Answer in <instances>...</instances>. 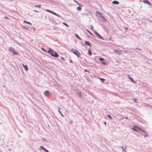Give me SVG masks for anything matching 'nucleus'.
<instances>
[{
    "mask_svg": "<svg viewBox=\"0 0 152 152\" xmlns=\"http://www.w3.org/2000/svg\"><path fill=\"white\" fill-rule=\"evenodd\" d=\"M48 52L52 56L57 58L59 56L58 54L56 51H53L51 48H48Z\"/></svg>",
    "mask_w": 152,
    "mask_h": 152,
    "instance_id": "f257e3e1",
    "label": "nucleus"
},
{
    "mask_svg": "<svg viewBox=\"0 0 152 152\" xmlns=\"http://www.w3.org/2000/svg\"><path fill=\"white\" fill-rule=\"evenodd\" d=\"M71 51L77 57H79L80 56V53L76 49L72 48L71 49Z\"/></svg>",
    "mask_w": 152,
    "mask_h": 152,
    "instance_id": "f03ea898",
    "label": "nucleus"
},
{
    "mask_svg": "<svg viewBox=\"0 0 152 152\" xmlns=\"http://www.w3.org/2000/svg\"><path fill=\"white\" fill-rule=\"evenodd\" d=\"M132 129L136 132H139V131H141L143 132H144V131L142 129L136 126H133L132 127Z\"/></svg>",
    "mask_w": 152,
    "mask_h": 152,
    "instance_id": "7ed1b4c3",
    "label": "nucleus"
},
{
    "mask_svg": "<svg viewBox=\"0 0 152 152\" xmlns=\"http://www.w3.org/2000/svg\"><path fill=\"white\" fill-rule=\"evenodd\" d=\"M9 50L14 55H18V53L16 51L15 49L12 47L10 48Z\"/></svg>",
    "mask_w": 152,
    "mask_h": 152,
    "instance_id": "20e7f679",
    "label": "nucleus"
},
{
    "mask_svg": "<svg viewBox=\"0 0 152 152\" xmlns=\"http://www.w3.org/2000/svg\"><path fill=\"white\" fill-rule=\"evenodd\" d=\"M39 150L40 151H42V150H43L44 151L42 152H50L47 149L42 146H40Z\"/></svg>",
    "mask_w": 152,
    "mask_h": 152,
    "instance_id": "39448f33",
    "label": "nucleus"
},
{
    "mask_svg": "<svg viewBox=\"0 0 152 152\" xmlns=\"http://www.w3.org/2000/svg\"><path fill=\"white\" fill-rule=\"evenodd\" d=\"M43 94L47 96L51 95V94L48 90H45L43 93Z\"/></svg>",
    "mask_w": 152,
    "mask_h": 152,
    "instance_id": "423d86ee",
    "label": "nucleus"
},
{
    "mask_svg": "<svg viewBox=\"0 0 152 152\" xmlns=\"http://www.w3.org/2000/svg\"><path fill=\"white\" fill-rule=\"evenodd\" d=\"M94 34L96 36V37H98L99 39H103L102 37L100 36V35L98 34L96 31L95 30L93 31Z\"/></svg>",
    "mask_w": 152,
    "mask_h": 152,
    "instance_id": "0eeeda50",
    "label": "nucleus"
},
{
    "mask_svg": "<svg viewBox=\"0 0 152 152\" xmlns=\"http://www.w3.org/2000/svg\"><path fill=\"white\" fill-rule=\"evenodd\" d=\"M46 11L47 12H50L56 16H58V17H60V16L59 15H58L56 14V13H55V12L52 11H51V10H46Z\"/></svg>",
    "mask_w": 152,
    "mask_h": 152,
    "instance_id": "6e6552de",
    "label": "nucleus"
},
{
    "mask_svg": "<svg viewBox=\"0 0 152 152\" xmlns=\"http://www.w3.org/2000/svg\"><path fill=\"white\" fill-rule=\"evenodd\" d=\"M78 5L79 6L77 7L76 9L77 11H80L81 10L82 7H83V5L81 4H80V5Z\"/></svg>",
    "mask_w": 152,
    "mask_h": 152,
    "instance_id": "1a4fd4ad",
    "label": "nucleus"
},
{
    "mask_svg": "<svg viewBox=\"0 0 152 152\" xmlns=\"http://www.w3.org/2000/svg\"><path fill=\"white\" fill-rule=\"evenodd\" d=\"M142 1L143 2H144V3H146L147 4L149 5L150 6H151V3L148 0H143V1Z\"/></svg>",
    "mask_w": 152,
    "mask_h": 152,
    "instance_id": "9d476101",
    "label": "nucleus"
},
{
    "mask_svg": "<svg viewBox=\"0 0 152 152\" xmlns=\"http://www.w3.org/2000/svg\"><path fill=\"white\" fill-rule=\"evenodd\" d=\"M101 20L104 23H106L107 21V20L103 16L101 18Z\"/></svg>",
    "mask_w": 152,
    "mask_h": 152,
    "instance_id": "9b49d317",
    "label": "nucleus"
},
{
    "mask_svg": "<svg viewBox=\"0 0 152 152\" xmlns=\"http://www.w3.org/2000/svg\"><path fill=\"white\" fill-rule=\"evenodd\" d=\"M22 65L24 67L25 70L27 72L28 71V69L27 66L26 65L24 64H22Z\"/></svg>",
    "mask_w": 152,
    "mask_h": 152,
    "instance_id": "f8f14e48",
    "label": "nucleus"
},
{
    "mask_svg": "<svg viewBox=\"0 0 152 152\" xmlns=\"http://www.w3.org/2000/svg\"><path fill=\"white\" fill-rule=\"evenodd\" d=\"M96 15L98 17L101 18L102 16L101 13H99L98 11H96Z\"/></svg>",
    "mask_w": 152,
    "mask_h": 152,
    "instance_id": "ddd939ff",
    "label": "nucleus"
},
{
    "mask_svg": "<svg viewBox=\"0 0 152 152\" xmlns=\"http://www.w3.org/2000/svg\"><path fill=\"white\" fill-rule=\"evenodd\" d=\"M128 78L130 80L132 83H135V82L134 80L133 79L132 77L131 76H128Z\"/></svg>",
    "mask_w": 152,
    "mask_h": 152,
    "instance_id": "4468645a",
    "label": "nucleus"
},
{
    "mask_svg": "<svg viewBox=\"0 0 152 152\" xmlns=\"http://www.w3.org/2000/svg\"><path fill=\"white\" fill-rule=\"evenodd\" d=\"M85 44L86 45L91 46V45L89 42L87 41H85Z\"/></svg>",
    "mask_w": 152,
    "mask_h": 152,
    "instance_id": "2eb2a0df",
    "label": "nucleus"
},
{
    "mask_svg": "<svg viewBox=\"0 0 152 152\" xmlns=\"http://www.w3.org/2000/svg\"><path fill=\"white\" fill-rule=\"evenodd\" d=\"M112 3L114 4L118 5L119 4V2L116 1H114L112 2Z\"/></svg>",
    "mask_w": 152,
    "mask_h": 152,
    "instance_id": "dca6fc26",
    "label": "nucleus"
},
{
    "mask_svg": "<svg viewBox=\"0 0 152 152\" xmlns=\"http://www.w3.org/2000/svg\"><path fill=\"white\" fill-rule=\"evenodd\" d=\"M23 23H27V24H28L30 25H32L31 23H30L29 22L27 21H26V20H23Z\"/></svg>",
    "mask_w": 152,
    "mask_h": 152,
    "instance_id": "f3484780",
    "label": "nucleus"
},
{
    "mask_svg": "<svg viewBox=\"0 0 152 152\" xmlns=\"http://www.w3.org/2000/svg\"><path fill=\"white\" fill-rule=\"evenodd\" d=\"M77 94L79 97H82V94L80 92L78 91L77 92Z\"/></svg>",
    "mask_w": 152,
    "mask_h": 152,
    "instance_id": "a211bd4d",
    "label": "nucleus"
},
{
    "mask_svg": "<svg viewBox=\"0 0 152 152\" xmlns=\"http://www.w3.org/2000/svg\"><path fill=\"white\" fill-rule=\"evenodd\" d=\"M145 134L143 135L145 137H147L148 136V134L144 131V132H143Z\"/></svg>",
    "mask_w": 152,
    "mask_h": 152,
    "instance_id": "6ab92c4d",
    "label": "nucleus"
},
{
    "mask_svg": "<svg viewBox=\"0 0 152 152\" xmlns=\"http://www.w3.org/2000/svg\"><path fill=\"white\" fill-rule=\"evenodd\" d=\"M98 79H100L101 80V81L103 83L104 81L105 80L104 78H101L100 77H98Z\"/></svg>",
    "mask_w": 152,
    "mask_h": 152,
    "instance_id": "aec40b11",
    "label": "nucleus"
},
{
    "mask_svg": "<svg viewBox=\"0 0 152 152\" xmlns=\"http://www.w3.org/2000/svg\"><path fill=\"white\" fill-rule=\"evenodd\" d=\"M88 53L89 55L91 56L92 55V53L90 50L89 49L88 50Z\"/></svg>",
    "mask_w": 152,
    "mask_h": 152,
    "instance_id": "412c9836",
    "label": "nucleus"
},
{
    "mask_svg": "<svg viewBox=\"0 0 152 152\" xmlns=\"http://www.w3.org/2000/svg\"><path fill=\"white\" fill-rule=\"evenodd\" d=\"M75 36L77 38H78V39H80V40L81 39V38L80 37H79V36H78V35L77 34H75Z\"/></svg>",
    "mask_w": 152,
    "mask_h": 152,
    "instance_id": "4be33fe9",
    "label": "nucleus"
},
{
    "mask_svg": "<svg viewBox=\"0 0 152 152\" xmlns=\"http://www.w3.org/2000/svg\"><path fill=\"white\" fill-rule=\"evenodd\" d=\"M73 1L75 2L76 3H77V5H80V4L78 3L77 1L75 0H73Z\"/></svg>",
    "mask_w": 152,
    "mask_h": 152,
    "instance_id": "5701e85b",
    "label": "nucleus"
},
{
    "mask_svg": "<svg viewBox=\"0 0 152 152\" xmlns=\"http://www.w3.org/2000/svg\"><path fill=\"white\" fill-rule=\"evenodd\" d=\"M35 7H36L40 8L41 7V5L40 4H38V5H35Z\"/></svg>",
    "mask_w": 152,
    "mask_h": 152,
    "instance_id": "b1692460",
    "label": "nucleus"
},
{
    "mask_svg": "<svg viewBox=\"0 0 152 152\" xmlns=\"http://www.w3.org/2000/svg\"><path fill=\"white\" fill-rule=\"evenodd\" d=\"M99 60L101 61H102L104 60V58H99Z\"/></svg>",
    "mask_w": 152,
    "mask_h": 152,
    "instance_id": "393cba45",
    "label": "nucleus"
},
{
    "mask_svg": "<svg viewBox=\"0 0 152 152\" xmlns=\"http://www.w3.org/2000/svg\"><path fill=\"white\" fill-rule=\"evenodd\" d=\"M86 31L90 34H91L92 36H93V34H92L90 32V31H88V30L87 29L86 30Z\"/></svg>",
    "mask_w": 152,
    "mask_h": 152,
    "instance_id": "a878e982",
    "label": "nucleus"
},
{
    "mask_svg": "<svg viewBox=\"0 0 152 152\" xmlns=\"http://www.w3.org/2000/svg\"><path fill=\"white\" fill-rule=\"evenodd\" d=\"M60 58L61 59L63 60H65V58L61 56V57Z\"/></svg>",
    "mask_w": 152,
    "mask_h": 152,
    "instance_id": "bb28decb",
    "label": "nucleus"
},
{
    "mask_svg": "<svg viewBox=\"0 0 152 152\" xmlns=\"http://www.w3.org/2000/svg\"><path fill=\"white\" fill-rule=\"evenodd\" d=\"M63 24L64 25H65V26H67V27H68V26L65 23H63Z\"/></svg>",
    "mask_w": 152,
    "mask_h": 152,
    "instance_id": "cd10ccee",
    "label": "nucleus"
},
{
    "mask_svg": "<svg viewBox=\"0 0 152 152\" xmlns=\"http://www.w3.org/2000/svg\"><path fill=\"white\" fill-rule=\"evenodd\" d=\"M108 116L109 118H110L111 119V120H112V117L110 115H108Z\"/></svg>",
    "mask_w": 152,
    "mask_h": 152,
    "instance_id": "c85d7f7f",
    "label": "nucleus"
},
{
    "mask_svg": "<svg viewBox=\"0 0 152 152\" xmlns=\"http://www.w3.org/2000/svg\"><path fill=\"white\" fill-rule=\"evenodd\" d=\"M60 108H59V110H58V112H59V113L60 114L61 113V111H60Z\"/></svg>",
    "mask_w": 152,
    "mask_h": 152,
    "instance_id": "c756f323",
    "label": "nucleus"
},
{
    "mask_svg": "<svg viewBox=\"0 0 152 152\" xmlns=\"http://www.w3.org/2000/svg\"><path fill=\"white\" fill-rule=\"evenodd\" d=\"M42 49V50H43V51H44L45 52H46V50H45V49H44V48H42V49Z\"/></svg>",
    "mask_w": 152,
    "mask_h": 152,
    "instance_id": "7c9ffc66",
    "label": "nucleus"
},
{
    "mask_svg": "<svg viewBox=\"0 0 152 152\" xmlns=\"http://www.w3.org/2000/svg\"><path fill=\"white\" fill-rule=\"evenodd\" d=\"M102 64L104 65H105L106 64V63L105 62H102Z\"/></svg>",
    "mask_w": 152,
    "mask_h": 152,
    "instance_id": "2f4dec72",
    "label": "nucleus"
},
{
    "mask_svg": "<svg viewBox=\"0 0 152 152\" xmlns=\"http://www.w3.org/2000/svg\"><path fill=\"white\" fill-rule=\"evenodd\" d=\"M84 72H88L89 73L90 72H89L86 69H85Z\"/></svg>",
    "mask_w": 152,
    "mask_h": 152,
    "instance_id": "473e14b6",
    "label": "nucleus"
},
{
    "mask_svg": "<svg viewBox=\"0 0 152 152\" xmlns=\"http://www.w3.org/2000/svg\"><path fill=\"white\" fill-rule=\"evenodd\" d=\"M69 62L70 63H72V61L71 60H69Z\"/></svg>",
    "mask_w": 152,
    "mask_h": 152,
    "instance_id": "72a5a7b5",
    "label": "nucleus"
},
{
    "mask_svg": "<svg viewBox=\"0 0 152 152\" xmlns=\"http://www.w3.org/2000/svg\"><path fill=\"white\" fill-rule=\"evenodd\" d=\"M23 28L26 29H28V28H26V27H23Z\"/></svg>",
    "mask_w": 152,
    "mask_h": 152,
    "instance_id": "f704fd0d",
    "label": "nucleus"
},
{
    "mask_svg": "<svg viewBox=\"0 0 152 152\" xmlns=\"http://www.w3.org/2000/svg\"><path fill=\"white\" fill-rule=\"evenodd\" d=\"M6 0L7 1H13L14 0Z\"/></svg>",
    "mask_w": 152,
    "mask_h": 152,
    "instance_id": "c9c22d12",
    "label": "nucleus"
},
{
    "mask_svg": "<svg viewBox=\"0 0 152 152\" xmlns=\"http://www.w3.org/2000/svg\"><path fill=\"white\" fill-rule=\"evenodd\" d=\"M60 115H61V116L62 117H64V115L62 114V113H61L60 114Z\"/></svg>",
    "mask_w": 152,
    "mask_h": 152,
    "instance_id": "e433bc0d",
    "label": "nucleus"
},
{
    "mask_svg": "<svg viewBox=\"0 0 152 152\" xmlns=\"http://www.w3.org/2000/svg\"><path fill=\"white\" fill-rule=\"evenodd\" d=\"M91 29H93V27L92 26H91Z\"/></svg>",
    "mask_w": 152,
    "mask_h": 152,
    "instance_id": "4c0bfd02",
    "label": "nucleus"
},
{
    "mask_svg": "<svg viewBox=\"0 0 152 152\" xmlns=\"http://www.w3.org/2000/svg\"><path fill=\"white\" fill-rule=\"evenodd\" d=\"M94 77H96V76H94Z\"/></svg>",
    "mask_w": 152,
    "mask_h": 152,
    "instance_id": "58836bf2",
    "label": "nucleus"
},
{
    "mask_svg": "<svg viewBox=\"0 0 152 152\" xmlns=\"http://www.w3.org/2000/svg\"><path fill=\"white\" fill-rule=\"evenodd\" d=\"M104 124H106V122H104Z\"/></svg>",
    "mask_w": 152,
    "mask_h": 152,
    "instance_id": "ea45409f",
    "label": "nucleus"
}]
</instances>
